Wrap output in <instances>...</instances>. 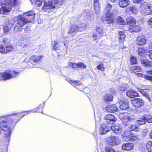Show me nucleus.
I'll return each instance as SVG.
<instances>
[{"label":"nucleus","mask_w":152,"mask_h":152,"mask_svg":"<svg viewBox=\"0 0 152 152\" xmlns=\"http://www.w3.org/2000/svg\"><path fill=\"white\" fill-rule=\"evenodd\" d=\"M144 77L146 80H149L152 81V76L146 75L144 76Z\"/></svg>","instance_id":"nucleus-58"},{"label":"nucleus","mask_w":152,"mask_h":152,"mask_svg":"<svg viewBox=\"0 0 152 152\" xmlns=\"http://www.w3.org/2000/svg\"><path fill=\"white\" fill-rule=\"evenodd\" d=\"M78 68L85 69L86 68V65L84 64V63L82 62H79L78 63Z\"/></svg>","instance_id":"nucleus-46"},{"label":"nucleus","mask_w":152,"mask_h":152,"mask_svg":"<svg viewBox=\"0 0 152 152\" xmlns=\"http://www.w3.org/2000/svg\"><path fill=\"white\" fill-rule=\"evenodd\" d=\"M127 10H127V11H131L132 13H133L136 10V8L133 6H132L129 7L127 8Z\"/></svg>","instance_id":"nucleus-57"},{"label":"nucleus","mask_w":152,"mask_h":152,"mask_svg":"<svg viewBox=\"0 0 152 152\" xmlns=\"http://www.w3.org/2000/svg\"><path fill=\"white\" fill-rule=\"evenodd\" d=\"M12 25L13 24L10 22H9L7 24H6L4 28V32H7L9 31L10 30Z\"/></svg>","instance_id":"nucleus-27"},{"label":"nucleus","mask_w":152,"mask_h":152,"mask_svg":"<svg viewBox=\"0 0 152 152\" xmlns=\"http://www.w3.org/2000/svg\"><path fill=\"white\" fill-rule=\"evenodd\" d=\"M106 110L109 112H114L118 110V108L116 104L108 105L105 108Z\"/></svg>","instance_id":"nucleus-15"},{"label":"nucleus","mask_w":152,"mask_h":152,"mask_svg":"<svg viewBox=\"0 0 152 152\" xmlns=\"http://www.w3.org/2000/svg\"><path fill=\"white\" fill-rule=\"evenodd\" d=\"M7 0H0V13H1L9 12L11 9V3H7Z\"/></svg>","instance_id":"nucleus-7"},{"label":"nucleus","mask_w":152,"mask_h":152,"mask_svg":"<svg viewBox=\"0 0 152 152\" xmlns=\"http://www.w3.org/2000/svg\"><path fill=\"white\" fill-rule=\"evenodd\" d=\"M128 88V86L124 84L121 86L120 88V90L122 91H126L127 90Z\"/></svg>","instance_id":"nucleus-44"},{"label":"nucleus","mask_w":152,"mask_h":152,"mask_svg":"<svg viewBox=\"0 0 152 152\" xmlns=\"http://www.w3.org/2000/svg\"><path fill=\"white\" fill-rule=\"evenodd\" d=\"M69 82L72 86L76 88L77 87V86L81 85L82 84V83L78 80L73 81L72 80H69Z\"/></svg>","instance_id":"nucleus-28"},{"label":"nucleus","mask_w":152,"mask_h":152,"mask_svg":"<svg viewBox=\"0 0 152 152\" xmlns=\"http://www.w3.org/2000/svg\"><path fill=\"white\" fill-rule=\"evenodd\" d=\"M18 72L15 71L7 70L4 72L0 73V80H9L15 77L18 74Z\"/></svg>","instance_id":"nucleus-5"},{"label":"nucleus","mask_w":152,"mask_h":152,"mask_svg":"<svg viewBox=\"0 0 152 152\" xmlns=\"http://www.w3.org/2000/svg\"><path fill=\"white\" fill-rule=\"evenodd\" d=\"M137 122L140 125H142L145 124V117H143L137 121Z\"/></svg>","instance_id":"nucleus-37"},{"label":"nucleus","mask_w":152,"mask_h":152,"mask_svg":"<svg viewBox=\"0 0 152 152\" xmlns=\"http://www.w3.org/2000/svg\"><path fill=\"white\" fill-rule=\"evenodd\" d=\"M126 95L130 98H133L138 96V94L135 91L133 90H130L126 92Z\"/></svg>","instance_id":"nucleus-19"},{"label":"nucleus","mask_w":152,"mask_h":152,"mask_svg":"<svg viewBox=\"0 0 152 152\" xmlns=\"http://www.w3.org/2000/svg\"><path fill=\"white\" fill-rule=\"evenodd\" d=\"M54 42L55 43L53 46V49L54 50L56 51L59 49V48L57 46L58 45V42L56 41H55Z\"/></svg>","instance_id":"nucleus-56"},{"label":"nucleus","mask_w":152,"mask_h":152,"mask_svg":"<svg viewBox=\"0 0 152 152\" xmlns=\"http://www.w3.org/2000/svg\"><path fill=\"white\" fill-rule=\"evenodd\" d=\"M96 30L97 33H98L99 34V35L102 34L104 32L103 28L102 27H97L96 28Z\"/></svg>","instance_id":"nucleus-43"},{"label":"nucleus","mask_w":152,"mask_h":152,"mask_svg":"<svg viewBox=\"0 0 152 152\" xmlns=\"http://www.w3.org/2000/svg\"><path fill=\"white\" fill-rule=\"evenodd\" d=\"M97 33H93L92 34V37L94 40L98 39L100 37V35H97Z\"/></svg>","instance_id":"nucleus-55"},{"label":"nucleus","mask_w":152,"mask_h":152,"mask_svg":"<svg viewBox=\"0 0 152 152\" xmlns=\"http://www.w3.org/2000/svg\"><path fill=\"white\" fill-rule=\"evenodd\" d=\"M129 69L132 72H136L140 71L141 70V68L140 66H132L129 67Z\"/></svg>","instance_id":"nucleus-29"},{"label":"nucleus","mask_w":152,"mask_h":152,"mask_svg":"<svg viewBox=\"0 0 152 152\" xmlns=\"http://www.w3.org/2000/svg\"><path fill=\"white\" fill-rule=\"evenodd\" d=\"M83 92H85V93H88L90 91H89V88H84L83 89Z\"/></svg>","instance_id":"nucleus-61"},{"label":"nucleus","mask_w":152,"mask_h":152,"mask_svg":"<svg viewBox=\"0 0 152 152\" xmlns=\"http://www.w3.org/2000/svg\"><path fill=\"white\" fill-rule=\"evenodd\" d=\"M23 17L21 15L18 16L16 24L21 27L23 26L27 23H29L33 20L35 17V14L34 11H31L25 13Z\"/></svg>","instance_id":"nucleus-2"},{"label":"nucleus","mask_w":152,"mask_h":152,"mask_svg":"<svg viewBox=\"0 0 152 152\" xmlns=\"http://www.w3.org/2000/svg\"><path fill=\"white\" fill-rule=\"evenodd\" d=\"M2 41L4 44H6L7 43V39L6 38H4L2 39Z\"/></svg>","instance_id":"nucleus-62"},{"label":"nucleus","mask_w":152,"mask_h":152,"mask_svg":"<svg viewBox=\"0 0 152 152\" xmlns=\"http://www.w3.org/2000/svg\"><path fill=\"white\" fill-rule=\"evenodd\" d=\"M146 42V39L144 36H141L138 37L136 41L137 44L138 45H144Z\"/></svg>","instance_id":"nucleus-16"},{"label":"nucleus","mask_w":152,"mask_h":152,"mask_svg":"<svg viewBox=\"0 0 152 152\" xmlns=\"http://www.w3.org/2000/svg\"><path fill=\"white\" fill-rule=\"evenodd\" d=\"M2 121L3 122L0 123V127L4 131H7V136H9L11 134V130L13 125V122L11 118L9 117H2Z\"/></svg>","instance_id":"nucleus-3"},{"label":"nucleus","mask_w":152,"mask_h":152,"mask_svg":"<svg viewBox=\"0 0 152 152\" xmlns=\"http://www.w3.org/2000/svg\"><path fill=\"white\" fill-rule=\"evenodd\" d=\"M146 148L148 152H152V141H149L147 143Z\"/></svg>","instance_id":"nucleus-32"},{"label":"nucleus","mask_w":152,"mask_h":152,"mask_svg":"<svg viewBox=\"0 0 152 152\" xmlns=\"http://www.w3.org/2000/svg\"><path fill=\"white\" fill-rule=\"evenodd\" d=\"M0 52L2 53H6V49L2 45H0Z\"/></svg>","instance_id":"nucleus-53"},{"label":"nucleus","mask_w":152,"mask_h":152,"mask_svg":"<svg viewBox=\"0 0 152 152\" xmlns=\"http://www.w3.org/2000/svg\"><path fill=\"white\" fill-rule=\"evenodd\" d=\"M120 141L118 137L112 135L107 138V143L110 145L113 146L118 145Z\"/></svg>","instance_id":"nucleus-8"},{"label":"nucleus","mask_w":152,"mask_h":152,"mask_svg":"<svg viewBox=\"0 0 152 152\" xmlns=\"http://www.w3.org/2000/svg\"><path fill=\"white\" fill-rule=\"evenodd\" d=\"M23 28L22 27H21L17 24H16L15 26L14 27L13 31L15 33L20 32L22 31Z\"/></svg>","instance_id":"nucleus-34"},{"label":"nucleus","mask_w":152,"mask_h":152,"mask_svg":"<svg viewBox=\"0 0 152 152\" xmlns=\"http://www.w3.org/2000/svg\"><path fill=\"white\" fill-rule=\"evenodd\" d=\"M116 20L118 22L120 23L121 25H124L126 24L125 22L121 17L118 16L116 18Z\"/></svg>","instance_id":"nucleus-38"},{"label":"nucleus","mask_w":152,"mask_h":152,"mask_svg":"<svg viewBox=\"0 0 152 152\" xmlns=\"http://www.w3.org/2000/svg\"><path fill=\"white\" fill-rule=\"evenodd\" d=\"M86 24L84 23H81L78 26L80 31H83L86 29Z\"/></svg>","instance_id":"nucleus-39"},{"label":"nucleus","mask_w":152,"mask_h":152,"mask_svg":"<svg viewBox=\"0 0 152 152\" xmlns=\"http://www.w3.org/2000/svg\"><path fill=\"white\" fill-rule=\"evenodd\" d=\"M141 93L145 96L148 99L149 101H151V99L150 98L149 95L147 94V91L146 90H141L140 91Z\"/></svg>","instance_id":"nucleus-36"},{"label":"nucleus","mask_w":152,"mask_h":152,"mask_svg":"<svg viewBox=\"0 0 152 152\" xmlns=\"http://www.w3.org/2000/svg\"><path fill=\"white\" fill-rule=\"evenodd\" d=\"M134 146L133 144L131 143L128 142L123 145L122 149L124 150L130 151L132 150Z\"/></svg>","instance_id":"nucleus-17"},{"label":"nucleus","mask_w":152,"mask_h":152,"mask_svg":"<svg viewBox=\"0 0 152 152\" xmlns=\"http://www.w3.org/2000/svg\"><path fill=\"white\" fill-rule=\"evenodd\" d=\"M7 3H11L12 1V2L15 5H18L20 2L19 0H7Z\"/></svg>","instance_id":"nucleus-48"},{"label":"nucleus","mask_w":152,"mask_h":152,"mask_svg":"<svg viewBox=\"0 0 152 152\" xmlns=\"http://www.w3.org/2000/svg\"><path fill=\"white\" fill-rule=\"evenodd\" d=\"M144 0H133L134 3H141L143 2Z\"/></svg>","instance_id":"nucleus-60"},{"label":"nucleus","mask_w":152,"mask_h":152,"mask_svg":"<svg viewBox=\"0 0 152 152\" xmlns=\"http://www.w3.org/2000/svg\"><path fill=\"white\" fill-rule=\"evenodd\" d=\"M97 68L99 70L103 71L104 70V65L102 63L100 64L99 65L97 66Z\"/></svg>","instance_id":"nucleus-47"},{"label":"nucleus","mask_w":152,"mask_h":152,"mask_svg":"<svg viewBox=\"0 0 152 152\" xmlns=\"http://www.w3.org/2000/svg\"><path fill=\"white\" fill-rule=\"evenodd\" d=\"M148 23L150 27H152V18L150 19L148 22Z\"/></svg>","instance_id":"nucleus-59"},{"label":"nucleus","mask_w":152,"mask_h":152,"mask_svg":"<svg viewBox=\"0 0 152 152\" xmlns=\"http://www.w3.org/2000/svg\"><path fill=\"white\" fill-rule=\"evenodd\" d=\"M99 0H94V6L96 14H99L100 12V7L99 3Z\"/></svg>","instance_id":"nucleus-20"},{"label":"nucleus","mask_w":152,"mask_h":152,"mask_svg":"<svg viewBox=\"0 0 152 152\" xmlns=\"http://www.w3.org/2000/svg\"><path fill=\"white\" fill-rule=\"evenodd\" d=\"M132 134L131 133V132L130 131H125L124 132V140L126 141H127L126 140L128 139V136H131Z\"/></svg>","instance_id":"nucleus-35"},{"label":"nucleus","mask_w":152,"mask_h":152,"mask_svg":"<svg viewBox=\"0 0 152 152\" xmlns=\"http://www.w3.org/2000/svg\"><path fill=\"white\" fill-rule=\"evenodd\" d=\"M110 129H111L110 126H105V128L103 127H101L99 132L101 134H105L109 131Z\"/></svg>","instance_id":"nucleus-26"},{"label":"nucleus","mask_w":152,"mask_h":152,"mask_svg":"<svg viewBox=\"0 0 152 152\" xmlns=\"http://www.w3.org/2000/svg\"><path fill=\"white\" fill-rule=\"evenodd\" d=\"M119 116V118L121 120L123 124L129 130L131 131H135L137 132L140 131V129L136 125L132 123L135 118L134 115L127 113H120Z\"/></svg>","instance_id":"nucleus-1"},{"label":"nucleus","mask_w":152,"mask_h":152,"mask_svg":"<svg viewBox=\"0 0 152 152\" xmlns=\"http://www.w3.org/2000/svg\"><path fill=\"white\" fill-rule=\"evenodd\" d=\"M124 32H119V38L121 40H123L125 38V36Z\"/></svg>","instance_id":"nucleus-45"},{"label":"nucleus","mask_w":152,"mask_h":152,"mask_svg":"<svg viewBox=\"0 0 152 152\" xmlns=\"http://www.w3.org/2000/svg\"><path fill=\"white\" fill-rule=\"evenodd\" d=\"M126 21L127 24L129 25L130 26H132L133 25H134L136 23L134 18L131 16L127 18Z\"/></svg>","instance_id":"nucleus-23"},{"label":"nucleus","mask_w":152,"mask_h":152,"mask_svg":"<svg viewBox=\"0 0 152 152\" xmlns=\"http://www.w3.org/2000/svg\"><path fill=\"white\" fill-rule=\"evenodd\" d=\"M147 74L152 75V69L146 71Z\"/></svg>","instance_id":"nucleus-64"},{"label":"nucleus","mask_w":152,"mask_h":152,"mask_svg":"<svg viewBox=\"0 0 152 152\" xmlns=\"http://www.w3.org/2000/svg\"><path fill=\"white\" fill-rule=\"evenodd\" d=\"M132 105L136 107L142 106L144 105V102L142 99L137 98L132 102Z\"/></svg>","instance_id":"nucleus-11"},{"label":"nucleus","mask_w":152,"mask_h":152,"mask_svg":"<svg viewBox=\"0 0 152 152\" xmlns=\"http://www.w3.org/2000/svg\"><path fill=\"white\" fill-rule=\"evenodd\" d=\"M20 45L23 48L28 47L29 45V39L25 37H22L20 39Z\"/></svg>","instance_id":"nucleus-10"},{"label":"nucleus","mask_w":152,"mask_h":152,"mask_svg":"<svg viewBox=\"0 0 152 152\" xmlns=\"http://www.w3.org/2000/svg\"><path fill=\"white\" fill-rule=\"evenodd\" d=\"M140 7H146L148 9H149L150 8V6H148V3L146 2H144L143 4H142Z\"/></svg>","instance_id":"nucleus-54"},{"label":"nucleus","mask_w":152,"mask_h":152,"mask_svg":"<svg viewBox=\"0 0 152 152\" xmlns=\"http://www.w3.org/2000/svg\"><path fill=\"white\" fill-rule=\"evenodd\" d=\"M44 4L42 7L43 11H46L48 9L50 8H56L58 7V5L61 0H43Z\"/></svg>","instance_id":"nucleus-4"},{"label":"nucleus","mask_w":152,"mask_h":152,"mask_svg":"<svg viewBox=\"0 0 152 152\" xmlns=\"http://www.w3.org/2000/svg\"><path fill=\"white\" fill-rule=\"evenodd\" d=\"M105 152H115V150L109 146H107L105 148Z\"/></svg>","instance_id":"nucleus-51"},{"label":"nucleus","mask_w":152,"mask_h":152,"mask_svg":"<svg viewBox=\"0 0 152 152\" xmlns=\"http://www.w3.org/2000/svg\"><path fill=\"white\" fill-rule=\"evenodd\" d=\"M79 31V27L78 25H74L72 26L70 28L69 32L72 33L78 32Z\"/></svg>","instance_id":"nucleus-30"},{"label":"nucleus","mask_w":152,"mask_h":152,"mask_svg":"<svg viewBox=\"0 0 152 152\" xmlns=\"http://www.w3.org/2000/svg\"><path fill=\"white\" fill-rule=\"evenodd\" d=\"M129 30L131 32H138L141 30V27L139 26L134 25L132 26H130L129 28Z\"/></svg>","instance_id":"nucleus-18"},{"label":"nucleus","mask_w":152,"mask_h":152,"mask_svg":"<svg viewBox=\"0 0 152 152\" xmlns=\"http://www.w3.org/2000/svg\"><path fill=\"white\" fill-rule=\"evenodd\" d=\"M6 53H10L14 50V48L11 45H7L5 47Z\"/></svg>","instance_id":"nucleus-31"},{"label":"nucleus","mask_w":152,"mask_h":152,"mask_svg":"<svg viewBox=\"0 0 152 152\" xmlns=\"http://www.w3.org/2000/svg\"><path fill=\"white\" fill-rule=\"evenodd\" d=\"M139 10L141 13L143 15H146L152 14V11L146 7H140L139 8Z\"/></svg>","instance_id":"nucleus-14"},{"label":"nucleus","mask_w":152,"mask_h":152,"mask_svg":"<svg viewBox=\"0 0 152 152\" xmlns=\"http://www.w3.org/2000/svg\"><path fill=\"white\" fill-rule=\"evenodd\" d=\"M104 119L107 122L110 124H113L117 120V118L114 116L110 114L106 115L104 117Z\"/></svg>","instance_id":"nucleus-12"},{"label":"nucleus","mask_w":152,"mask_h":152,"mask_svg":"<svg viewBox=\"0 0 152 152\" xmlns=\"http://www.w3.org/2000/svg\"><path fill=\"white\" fill-rule=\"evenodd\" d=\"M128 139H127L126 140L127 141H133L134 140H137L138 138V137L137 136H136L134 135L133 134H132V135H131V136H129V137Z\"/></svg>","instance_id":"nucleus-41"},{"label":"nucleus","mask_w":152,"mask_h":152,"mask_svg":"<svg viewBox=\"0 0 152 152\" xmlns=\"http://www.w3.org/2000/svg\"><path fill=\"white\" fill-rule=\"evenodd\" d=\"M145 121H147L150 123L152 122V117L150 115H148L145 117Z\"/></svg>","instance_id":"nucleus-50"},{"label":"nucleus","mask_w":152,"mask_h":152,"mask_svg":"<svg viewBox=\"0 0 152 152\" xmlns=\"http://www.w3.org/2000/svg\"><path fill=\"white\" fill-rule=\"evenodd\" d=\"M33 1L37 6H40L42 4V0H33Z\"/></svg>","instance_id":"nucleus-49"},{"label":"nucleus","mask_w":152,"mask_h":152,"mask_svg":"<svg viewBox=\"0 0 152 152\" xmlns=\"http://www.w3.org/2000/svg\"><path fill=\"white\" fill-rule=\"evenodd\" d=\"M130 1L129 0H121L119 2L118 5L122 8H124L129 4Z\"/></svg>","instance_id":"nucleus-21"},{"label":"nucleus","mask_w":152,"mask_h":152,"mask_svg":"<svg viewBox=\"0 0 152 152\" xmlns=\"http://www.w3.org/2000/svg\"><path fill=\"white\" fill-rule=\"evenodd\" d=\"M105 7L104 8V9L105 12H106V14H107V13L112 8H113V9L111 12L113 13V12H114L115 11L114 8L113 7H115L117 8L115 6L113 5V6H112L109 3L107 4L106 5H105Z\"/></svg>","instance_id":"nucleus-24"},{"label":"nucleus","mask_w":152,"mask_h":152,"mask_svg":"<svg viewBox=\"0 0 152 152\" xmlns=\"http://www.w3.org/2000/svg\"><path fill=\"white\" fill-rule=\"evenodd\" d=\"M104 99L105 101L108 102L113 100V96L111 95L107 94L104 96Z\"/></svg>","instance_id":"nucleus-33"},{"label":"nucleus","mask_w":152,"mask_h":152,"mask_svg":"<svg viewBox=\"0 0 152 152\" xmlns=\"http://www.w3.org/2000/svg\"><path fill=\"white\" fill-rule=\"evenodd\" d=\"M130 60V63L132 64H135L137 63L136 58L134 56H131Z\"/></svg>","instance_id":"nucleus-42"},{"label":"nucleus","mask_w":152,"mask_h":152,"mask_svg":"<svg viewBox=\"0 0 152 152\" xmlns=\"http://www.w3.org/2000/svg\"><path fill=\"white\" fill-rule=\"evenodd\" d=\"M43 56H33L31 57V60L34 62H38L41 59L43 58Z\"/></svg>","instance_id":"nucleus-25"},{"label":"nucleus","mask_w":152,"mask_h":152,"mask_svg":"<svg viewBox=\"0 0 152 152\" xmlns=\"http://www.w3.org/2000/svg\"><path fill=\"white\" fill-rule=\"evenodd\" d=\"M142 64L145 67H152V62L147 60H142L141 61Z\"/></svg>","instance_id":"nucleus-22"},{"label":"nucleus","mask_w":152,"mask_h":152,"mask_svg":"<svg viewBox=\"0 0 152 152\" xmlns=\"http://www.w3.org/2000/svg\"><path fill=\"white\" fill-rule=\"evenodd\" d=\"M113 7L114 8L115 11L113 12L112 14H106L102 16V20L104 23L110 24L113 23L114 20L113 16L116 14L118 12L117 8L115 7Z\"/></svg>","instance_id":"nucleus-6"},{"label":"nucleus","mask_w":152,"mask_h":152,"mask_svg":"<svg viewBox=\"0 0 152 152\" xmlns=\"http://www.w3.org/2000/svg\"><path fill=\"white\" fill-rule=\"evenodd\" d=\"M149 54L148 55L149 58L152 59V50H151L149 52Z\"/></svg>","instance_id":"nucleus-63"},{"label":"nucleus","mask_w":152,"mask_h":152,"mask_svg":"<svg viewBox=\"0 0 152 152\" xmlns=\"http://www.w3.org/2000/svg\"><path fill=\"white\" fill-rule=\"evenodd\" d=\"M120 108L121 110H126L129 107L128 100L122 97L119 101Z\"/></svg>","instance_id":"nucleus-9"},{"label":"nucleus","mask_w":152,"mask_h":152,"mask_svg":"<svg viewBox=\"0 0 152 152\" xmlns=\"http://www.w3.org/2000/svg\"><path fill=\"white\" fill-rule=\"evenodd\" d=\"M78 63H76L74 62H70V66H71L73 69H75L76 68H78Z\"/></svg>","instance_id":"nucleus-52"},{"label":"nucleus","mask_w":152,"mask_h":152,"mask_svg":"<svg viewBox=\"0 0 152 152\" xmlns=\"http://www.w3.org/2000/svg\"><path fill=\"white\" fill-rule=\"evenodd\" d=\"M110 127L111 129L116 134H120L122 132V127L118 124H116L114 126H110Z\"/></svg>","instance_id":"nucleus-13"},{"label":"nucleus","mask_w":152,"mask_h":152,"mask_svg":"<svg viewBox=\"0 0 152 152\" xmlns=\"http://www.w3.org/2000/svg\"><path fill=\"white\" fill-rule=\"evenodd\" d=\"M138 54L140 56H143L144 55V53L145 52V50L141 48H139L138 50Z\"/></svg>","instance_id":"nucleus-40"}]
</instances>
